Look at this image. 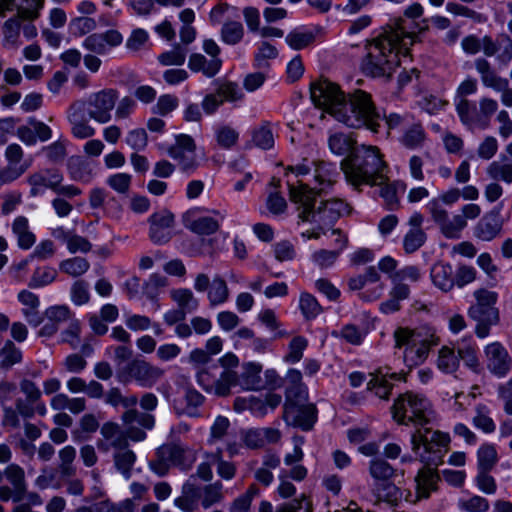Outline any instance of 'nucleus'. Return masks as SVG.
<instances>
[{
	"mask_svg": "<svg viewBox=\"0 0 512 512\" xmlns=\"http://www.w3.org/2000/svg\"><path fill=\"white\" fill-rule=\"evenodd\" d=\"M387 377L393 380H400L401 374L391 373L373 375L367 383V389L374 392L380 399H388L392 386L388 382Z\"/></svg>",
	"mask_w": 512,
	"mask_h": 512,
	"instance_id": "f704fd0d",
	"label": "nucleus"
},
{
	"mask_svg": "<svg viewBox=\"0 0 512 512\" xmlns=\"http://www.w3.org/2000/svg\"><path fill=\"white\" fill-rule=\"evenodd\" d=\"M2 474L12 487L26 493L25 471L21 466L11 463L4 469Z\"/></svg>",
	"mask_w": 512,
	"mask_h": 512,
	"instance_id": "6e6d98bb",
	"label": "nucleus"
},
{
	"mask_svg": "<svg viewBox=\"0 0 512 512\" xmlns=\"http://www.w3.org/2000/svg\"><path fill=\"white\" fill-rule=\"evenodd\" d=\"M457 114L461 122L470 128H479L480 118L478 109L474 103L468 99L455 100Z\"/></svg>",
	"mask_w": 512,
	"mask_h": 512,
	"instance_id": "72a5a7b5",
	"label": "nucleus"
},
{
	"mask_svg": "<svg viewBox=\"0 0 512 512\" xmlns=\"http://www.w3.org/2000/svg\"><path fill=\"white\" fill-rule=\"evenodd\" d=\"M486 366L496 377H505L512 369V357L507 349L499 342L488 344L484 349Z\"/></svg>",
	"mask_w": 512,
	"mask_h": 512,
	"instance_id": "dca6fc26",
	"label": "nucleus"
},
{
	"mask_svg": "<svg viewBox=\"0 0 512 512\" xmlns=\"http://www.w3.org/2000/svg\"><path fill=\"white\" fill-rule=\"evenodd\" d=\"M19 248L28 250L36 242L35 234L30 230L29 221L25 216H17L11 225Z\"/></svg>",
	"mask_w": 512,
	"mask_h": 512,
	"instance_id": "c756f323",
	"label": "nucleus"
},
{
	"mask_svg": "<svg viewBox=\"0 0 512 512\" xmlns=\"http://www.w3.org/2000/svg\"><path fill=\"white\" fill-rule=\"evenodd\" d=\"M394 468L382 458H374L369 462V474L374 483L390 480L394 476Z\"/></svg>",
	"mask_w": 512,
	"mask_h": 512,
	"instance_id": "a19ab883",
	"label": "nucleus"
},
{
	"mask_svg": "<svg viewBox=\"0 0 512 512\" xmlns=\"http://www.w3.org/2000/svg\"><path fill=\"white\" fill-rule=\"evenodd\" d=\"M244 33L242 23L238 21H226L221 28L220 37L225 44L236 45L242 41Z\"/></svg>",
	"mask_w": 512,
	"mask_h": 512,
	"instance_id": "79ce46f5",
	"label": "nucleus"
},
{
	"mask_svg": "<svg viewBox=\"0 0 512 512\" xmlns=\"http://www.w3.org/2000/svg\"><path fill=\"white\" fill-rule=\"evenodd\" d=\"M30 185V195H43L45 189L56 191L58 184L63 181V175L56 169H43L31 174L27 179Z\"/></svg>",
	"mask_w": 512,
	"mask_h": 512,
	"instance_id": "6ab92c4d",
	"label": "nucleus"
},
{
	"mask_svg": "<svg viewBox=\"0 0 512 512\" xmlns=\"http://www.w3.org/2000/svg\"><path fill=\"white\" fill-rule=\"evenodd\" d=\"M372 493L376 498V502L384 501L391 505H397L403 497L402 490L390 482V480L374 483Z\"/></svg>",
	"mask_w": 512,
	"mask_h": 512,
	"instance_id": "7c9ffc66",
	"label": "nucleus"
},
{
	"mask_svg": "<svg viewBox=\"0 0 512 512\" xmlns=\"http://www.w3.org/2000/svg\"><path fill=\"white\" fill-rule=\"evenodd\" d=\"M188 67L193 72H201L208 78L214 77L222 67L221 58H207L203 54L193 53L189 57Z\"/></svg>",
	"mask_w": 512,
	"mask_h": 512,
	"instance_id": "cd10ccee",
	"label": "nucleus"
},
{
	"mask_svg": "<svg viewBox=\"0 0 512 512\" xmlns=\"http://www.w3.org/2000/svg\"><path fill=\"white\" fill-rule=\"evenodd\" d=\"M253 143L263 149L268 150L274 146V135L269 122H263L255 128L252 134Z\"/></svg>",
	"mask_w": 512,
	"mask_h": 512,
	"instance_id": "de8ad7c7",
	"label": "nucleus"
},
{
	"mask_svg": "<svg viewBox=\"0 0 512 512\" xmlns=\"http://www.w3.org/2000/svg\"><path fill=\"white\" fill-rule=\"evenodd\" d=\"M205 458L210 459L217 465V474L224 480H231L236 473V467L233 463L223 460L222 451L217 449L216 452L206 453Z\"/></svg>",
	"mask_w": 512,
	"mask_h": 512,
	"instance_id": "864d4df0",
	"label": "nucleus"
},
{
	"mask_svg": "<svg viewBox=\"0 0 512 512\" xmlns=\"http://www.w3.org/2000/svg\"><path fill=\"white\" fill-rule=\"evenodd\" d=\"M476 303L469 310V316L475 321H488L497 323L499 320L498 309L495 307L498 294L488 289H478L473 293Z\"/></svg>",
	"mask_w": 512,
	"mask_h": 512,
	"instance_id": "ddd939ff",
	"label": "nucleus"
},
{
	"mask_svg": "<svg viewBox=\"0 0 512 512\" xmlns=\"http://www.w3.org/2000/svg\"><path fill=\"white\" fill-rule=\"evenodd\" d=\"M454 347L443 346L438 353L437 367L443 373L451 374L459 368L458 353Z\"/></svg>",
	"mask_w": 512,
	"mask_h": 512,
	"instance_id": "4c0bfd02",
	"label": "nucleus"
},
{
	"mask_svg": "<svg viewBox=\"0 0 512 512\" xmlns=\"http://www.w3.org/2000/svg\"><path fill=\"white\" fill-rule=\"evenodd\" d=\"M427 235L423 229H409L403 238V248L408 254L416 252L426 242Z\"/></svg>",
	"mask_w": 512,
	"mask_h": 512,
	"instance_id": "13d9d810",
	"label": "nucleus"
},
{
	"mask_svg": "<svg viewBox=\"0 0 512 512\" xmlns=\"http://www.w3.org/2000/svg\"><path fill=\"white\" fill-rule=\"evenodd\" d=\"M432 284L442 292H450L454 288V270L451 264L436 262L430 269Z\"/></svg>",
	"mask_w": 512,
	"mask_h": 512,
	"instance_id": "a878e982",
	"label": "nucleus"
},
{
	"mask_svg": "<svg viewBox=\"0 0 512 512\" xmlns=\"http://www.w3.org/2000/svg\"><path fill=\"white\" fill-rule=\"evenodd\" d=\"M117 99V90L112 88L103 89L91 93L86 100L74 102V108L86 111L91 119L100 124H105L112 118L111 112L115 107Z\"/></svg>",
	"mask_w": 512,
	"mask_h": 512,
	"instance_id": "9d476101",
	"label": "nucleus"
},
{
	"mask_svg": "<svg viewBox=\"0 0 512 512\" xmlns=\"http://www.w3.org/2000/svg\"><path fill=\"white\" fill-rule=\"evenodd\" d=\"M113 461L116 470L126 479H130L132 469L136 462V454L129 449V445L118 450L113 454Z\"/></svg>",
	"mask_w": 512,
	"mask_h": 512,
	"instance_id": "2f4dec72",
	"label": "nucleus"
},
{
	"mask_svg": "<svg viewBox=\"0 0 512 512\" xmlns=\"http://www.w3.org/2000/svg\"><path fill=\"white\" fill-rule=\"evenodd\" d=\"M44 0H0V16L6 12L17 11L15 18L20 20H35L40 15Z\"/></svg>",
	"mask_w": 512,
	"mask_h": 512,
	"instance_id": "f3484780",
	"label": "nucleus"
},
{
	"mask_svg": "<svg viewBox=\"0 0 512 512\" xmlns=\"http://www.w3.org/2000/svg\"><path fill=\"white\" fill-rule=\"evenodd\" d=\"M150 239L156 244L167 243L172 237V228L174 225V215L162 210L152 214L149 218Z\"/></svg>",
	"mask_w": 512,
	"mask_h": 512,
	"instance_id": "a211bd4d",
	"label": "nucleus"
},
{
	"mask_svg": "<svg viewBox=\"0 0 512 512\" xmlns=\"http://www.w3.org/2000/svg\"><path fill=\"white\" fill-rule=\"evenodd\" d=\"M310 96L316 107L336 121L350 128L365 127L374 133L378 132L382 119L367 92L355 90L345 95L338 84L320 79L311 84Z\"/></svg>",
	"mask_w": 512,
	"mask_h": 512,
	"instance_id": "f03ea898",
	"label": "nucleus"
},
{
	"mask_svg": "<svg viewBox=\"0 0 512 512\" xmlns=\"http://www.w3.org/2000/svg\"><path fill=\"white\" fill-rule=\"evenodd\" d=\"M215 92L220 99H222V103L225 101L237 102L244 98L241 88L234 82H224L220 84Z\"/></svg>",
	"mask_w": 512,
	"mask_h": 512,
	"instance_id": "e2e57ef3",
	"label": "nucleus"
},
{
	"mask_svg": "<svg viewBox=\"0 0 512 512\" xmlns=\"http://www.w3.org/2000/svg\"><path fill=\"white\" fill-rule=\"evenodd\" d=\"M316 412L314 404L289 402L284 404L283 419L288 425L308 431L316 422Z\"/></svg>",
	"mask_w": 512,
	"mask_h": 512,
	"instance_id": "2eb2a0df",
	"label": "nucleus"
},
{
	"mask_svg": "<svg viewBox=\"0 0 512 512\" xmlns=\"http://www.w3.org/2000/svg\"><path fill=\"white\" fill-rule=\"evenodd\" d=\"M100 433L102 437L107 440L115 450L129 445L125 432L116 423H104L100 429Z\"/></svg>",
	"mask_w": 512,
	"mask_h": 512,
	"instance_id": "c9c22d12",
	"label": "nucleus"
},
{
	"mask_svg": "<svg viewBox=\"0 0 512 512\" xmlns=\"http://www.w3.org/2000/svg\"><path fill=\"white\" fill-rule=\"evenodd\" d=\"M262 365L248 362L243 364L241 374H238V386L244 390H259L265 387L261 378Z\"/></svg>",
	"mask_w": 512,
	"mask_h": 512,
	"instance_id": "bb28decb",
	"label": "nucleus"
},
{
	"mask_svg": "<svg viewBox=\"0 0 512 512\" xmlns=\"http://www.w3.org/2000/svg\"><path fill=\"white\" fill-rule=\"evenodd\" d=\"M456 350L459 360H463L464 364L474 372L479 371L480 363L477 357L475 344L470 341L463 340L457 343Z\"/></svg>",
	"mask_w": 512,
	"mask_h": 512,
	"instance_id": "58836bf2",
	"label": "nucleus"
},
{
	"mask_svg": "<svg viewBox=\"0 0 512 512\" xmlns=\"http://www.w3.org/2000/svg\"><path fill=\"white\" fill-rule=\"evenodd\" d=\"M223 499V484L220 481L206 485L203 488L201 505L204 509H208L214 504L220 503Z\"/></svg>",
	"mask_w": 512,
	"mask_h": 512,
	"instance_id": "603ef678",
	"label": "nucleus"
},
{
	"mask_svg": "<svg viewBox=\"0 0 512 512\" xmlns=\"http://www.w3.org/2000/svg\"><path fill=\"white\" fill-rule=\"evenodd\" d=\"M215 137L220 147L224 149H230L237 143L239 133L231 126L222 125L216 128Z\"/></svg>",
	"mask_w": 512,
	"mask_h": 512,
	"instance_id": "052dcab7",
	"label": "nucleus"
},
{
	"mask_svg": "<svg viewBox=\"0 0 512 512\" xmlns=\"http://www.w3.org/2000/svg\"><path fill=\"white\" fill-rule=\"evenodd\" d=\"M424 466L415 476L417 499H427L432 491L437 489V482L440 477L436 468L439 465L423 463Z\"/></svg>",
	"mask_w": 512,
	"mask_h": 512,
	"instance_id": "5701e85b",
	"label": "nucleus"
},
{
	"mask_svg": "<svg viewBox=\"0 0 512 512\" xmlns=\"http://www.w3.org/2000/svg\"><path fill=\"white\" fill-rule=\"evenodd\" d=\"M59 471L63 477H72L76 474V468L73 465V462L76 458V449L71 446H65L62 448L59 453Z\"/></svg>",
	"mask_w": 512,
	"mask_h": 512,
	"instance_id": "09e8293b",
	"label": "nucleus"
},
{
	"mask_svg": "<svg viewBox=\"0 0 512 512\" xmlns=\"http://www.w3.org/2000/svg\"><path fill=\"white\" fill-rule=\"evenodd\" d=\"M341 170L354 188L381 185L388 179V166L377 146L360 145L342 160Z\"/></svg>",
	"mask_w": 512,
	"mask_h": 512,
	"instance_id": "20e7f679",
	"label": "nucleus"
},
{
	"mask_svg": "<svg viewBox=\"0 0 512 512\" xmlns=\"http://www.w3.org/2000/svg\"><path fill=\"white\" fill-rule=\"evenodd\" d=\"M289 198L297 206L298 218L302 222L318 225L320 230L328 229L350 211L349 205L337 198L321 201L315 208L313 190L309 189L308 184L300 182L298 185L289 184Z\"/></svg>",
	"mask_w": 512,
	"mask_h": 512,
	"instance_id": "39448f33",
	"label": "nucleus"
},
{
	"mask_svg": "<svg viewBox=\"0 0 512 512\" xmlns=\"http://www.w3.org/2000/svg\"><path fill=\"white\" fill-rule=\"evenodd\" d=\"M57 276V271L52 267L37 268L30 280L29 286L33 288L43 287L52 283Z\"/></svg>",
	"mask_w": 512,
	"mask_h": 512,
	"instance_id": "69168bd1",
	"label": "nucleus"
},
{
	"mask_svg": "<svg viewBox=\"0 0 512 512\" xmlns=\"http://www.w3.org/2000/svg\"><path fill=\"white\" fill-rule=\"evenodd\" d=\"M211 212L218 218L211 216L193 218L191 213H188L184 218L185 227L198 235H211L217 232L220 227V221L225 219L226 214L219 210H212Z\"/></svg>",
	"mask_w": 512,
	"mask_h": 512,
	"instance_id": "4be33fe9",
	"label": "nucleus"
},
{
	"mask_svg": "<svg viewBox=\"0 0 512 512\" xmlns=\"http://www.w3.org/2000/svg\"><path fill=\"white\" fill-rule=\"evenodd\" d=\"M165 375V370L144 359H133L118 371V380L122 383L134 381L142 388H152Z\"/></svg>",
	"mask_w": 512,
	"mask_h": 512,
	"instance_id": "9b49d317",
	"label": "nucleus"
},
{
	"mask_svg": "<svg viewBox=\"0 0 512 512\" xmlns=\"http://www.w3.org/2000/svg\"><path fill=\"white\" fill-rule=\"evenodd\" d=\"M121 418L125 425L138 424L139 426L149 430L152 429L155 424V418L153 415L139 412L136 409L126 410Z\"/></svg>",
	"mask_w": 512,
	"mask_h": 512,
	"instance_id": "8fccbe9b",
	"label": "nucleus"
},
{
	"mask_svg": "<svg viewBox=\"0 0 512 512\" xmlns=\"http://www.w3.org/2000/svg\"><path fill=\"white\" fill-rule=\"evenodd\" d=\"M392 415L398 424L415 427L410 444L421 463H443L451 438L448 433L428 427L435 418V412L424 395L411 391L399 395L392 406Z\"/></svg>",
	"mask_w": 512,
	"mask_h": 512,
	"instance_id": "f257e3e1",
	"label": "nucleus"
},
{
	"mask_svg": "<svg viewBox=\"0 0 512 512\" xmlns=\"http://www.w3.org/2000/svg\"><path fill=\"white\" fill-rule=\"evenodd\" d=\"M475 413L472 422L476 428L487 434L495 431L496 425L490 417V410L486 405L478 404L475 408Z\"/></svg>",
	"mask_w": 512,
	"mask_h": 512,
	"instance_id": "3c124183",
	"label": "nucleus"
},
{
	"mask_svg": "<svg viewBox=\"0 0 512 512\" xmlns=\"http://www.w3.org/2000/svg\"><path fill=\"white\" fill-rule=\"evenodd\" d=\"M196 380L205 392L226 397L230 395L231 388L237 386L238 373L235 370L220 369L217 364H210L197 372Z\"/></svg>",
	"mask_w": 512,
	"mask_h": 512,
	"instance_id": "1a4fd4ad",
	"label": "nucleus"
},
{
	"mask_svg": "<svg viewBox=\"0 0 512 512\" xmlns=\"http://www.w3.org/2000/svg\"><path fill=\"white\" fill-rule=\"evenodd\" d=\"M59 268L62 272L72 277H79L85 274L90 268V263L82 257H73L63 260Z\"/></svg>",
	"mask_w": 512,
	"mask_h": 512,
	"instance_id": "5fc2aeb1",
	"label": "nucleus"
},
{
	"mask_svg": "<svg viewBox=\"0 0 512 512\" xmlns=\"http://www.w3.org/2000/svg\"><path fill=\"white\" fill-rule=\"evenodd\" d=\"M502 209L503 203H499L479 219L473 228V235L476 239L490 242L501 236L505 224V219L501 214Z\"/></svg>",
	"mask_w": 512,
	"mask_h": 512,
	"instance_id": "f8f14e48",
	"label": "nucleus"
},
{
	"mask_svg": "<svg viewBox=\"0 0 512 512\" xmlns=\"http://www.w3.org/2000/svg\"><path fill=\"white\" fill-rule=\"evenodd\" d=\"M498 461V454L493 444L485 443L477 451L478 471H491Z\"/></svg>",
	"mask_w": 512,
	"mask_h": 512,
	"instance_id": "ea45409f",
	"label": "nucleus"
},
{
	"mask_svg": "<svg viewBox=\"0 0 512 512\" xmlns=\"http://www.w3.org/2000/svg\"><path fill=\"white\" fill-rule=\"evenodd\" d=\"M195 151L194 139L190 135L179 134L176 136L175 144L168 149V154L178 162L182 171L191 173L198 166Z\"/></svg>",
	"mask_w": 512,
	"mask_h": 512,
	"instance_id": "4468645a",
	"label": "nucleus"
},
{
	"mask_svg": "<svg viewBox=\"0 0 512 512\" xmlns=\"http://www.w3.org/2000/svg\"><path fill=\"white\" fill-rule=\"evenodd\" d=\"M354 141L353 139L344 133L336 132L329 136L328 138V146L332 153L336 155H345L349 151H353L355 147H353Z\"/></svg>",
	"mask_w": 512,
	"mask_h": 512,
	"instance_id": "c03bdc74",
	"label": "nucleus"
},
{
	"mask_svg": "<svg viewBox=\"0 0 512 512\" xmlns=\"http://www.w3.org/2000/svg\"><path fill=\"white\" fill-rule=\"evenodd\" d=\"M285 41L292 49L301 50L314 41V35L312 32L295 29L287 34Z\"/></svg>",
	"mask_w": 512,
	"mask_h": 512,
	"instance_id": "680f3d73",
	"label": "nucleus"
},
{
	"mask_svg": "<svg viewBox=\"0 0 512 512\" xmlns=\"http://www.w3.org/2000/svg\"><path fill=\"white\" fill-rule=\"evenodd\" d=\"M162 453L174 466L183 471L190 470L197 459L194 449L179 444L163 448Z\"/></svg>",
	"mask_w": 512,
	"mask_h": 512,
	"instance_id": "393cba45",
	"label": "nucleus"
},
{
	"mask_svg": "<svg viewBox=\"0 0 512 512\" xmlns=\"http://www.w3.org/2000/svg\"><path fill=\"white\" fill-rule=\"evenodd\" d=\"M71 319H73V314L65 305H56L47 308L43 319L45 323L39 331V336L51 337L58 331L61 324L70 322Z\"/></svg>",
	"mask_w": 512,
	"mask_h": 512,
	"instance_id": "412c9836",
	"label": "nucleus"
},
{
	"mask_svg": "<svg viewBox=\"0 0 512 512\" xmlns=\"http://www.w3.org/2000/svg\"><path fill=\"white\" fill-rule=\"evenodd\" d=\"M64 234V242L70 253H87L91 250L92 244L85 237L73 233Z\"/></svg>",
	"mask_w": 512,
	"mask_h": 512,
	"instance_id": "338daca9",
	"label": "nucleus"
},
{
	"mask_svg": "<svg viewBox=\"0 0 512 512\" xmlns=\"http://www.w3.org/2000/svg\"><path fill=\"white\" fill-rule=\"evenodd\" d=\"M486 174L494 181H503L507 184L512 183V162L502 163L499 161L491 162L486 168Z\"/></svg>",
	"mask_w": 512,
	"mask_h": 512,
	"instance_id": "49530a36",
	"label": "nucleus"
},
{
	"mask_svg": "<svg viewBox=\"0 0 512 512\" xmlns=\"http://www.w3.org/2000/svg\"><path fill=\"white\" fill-rule=\"evenodd\" d=\"M299 307L303 316L308 320L317 317L322 310L317 299L309 293L300 295Z\"/></svg>",
	"mask_w": 512,
	"mask_h": 512,
	"instance_id": "0e129e2a",
	"label": "nucleus"
},
{
	"mask_svg": "<svg viewBox=\"0 0 512 512\" xmlns=\"http://www.w3.org/2000/svg\"><path fill=\"white\" fill-rule=\"evenodd\" d=\"M197 488L190 483L183 486V496L175 499V505L185 512H192L197 507Z\"/></svg>",
	"mask_w": 512,
	"mask_h": 512,
	"instance_id": "bf43d9fd",
	"label": "nucleus"
},
{
	"mask_svg": "<svg viewBox=\"0 0 512 512\" xmlns=\"http://www.w3.org/2000/svg\"><path fill=\"white\" fill-rule=\"evenodd\" d=\"M478 105L479 128L486 129L490 124L491 117L498 111L499 105L495 99L487 96L481 97Z\"/></svg>",
	"mask_w": 512,
	"mask_h": 512,
	"instance_id": "a18cd8bd",
	"label": "nucleus"
},
{
	"mask_svg": "<svg viewBox=\"0 0 512 512\" xmlns=\"http://www.w3.org/2000/svg\"><path fill=\"white\" fill-rule=\"evenodd\" d=\"M287 170L296 176L312 175L315 186H309V189L313 190V196L327 192L337 182L340 175L335 164L306 158L296 165L289 166Z\"/></svg>",
	"mask_w": 512,
	"mask_h": 512,
	"instance_id": "6e6552de",
	"label": "nucleus"
},
{
	"mask_svg": "<svg viewBox=\"0 0 512 512\" xmlns=\"http://www.w3.org/2000/svg\"><path fill=\"white\" fill-rule=\"evenodd\" d=\"M229 295V288L225 280L218 275L215 276L212 280L211 286L207 290L209 306L211 308H215L226 303L229 299Z\"/></svg>",
	"mask_w": 512,
	"mask_h": 512,
	"instance_id": "473e14b6",
	"label": "nucleus"
},
{
	"mask_svg": "<svg viewBox=\"0 0 512 512\" xmlns=\"http://www.w3.org/2000/svg\"><path fill=\"white\" fill-rule=\"evenodd\" d=\"M81 109H75L74 103L71 105L68 114V120L71 124V133L79 139L90 138L95 135V129L84 118Z\"/></svg>",
	"mask_w": 512,
	"mask_h": 512,
	"instance_id": "c85d7f7f",
	"label": "nucleus"
},
{
	"mask_svg": "<svg viewBox=\"0 0 512 512\" xmlns=\"http://www.w3.org/2000/svg\"><path fill=\"white\" fill-rule=\"evenodd\" d=\"M426 139L425 131L421 123H414L405 128V131L400 139L403 146L409 149H416L422 147Z\"/></svg>",
	"mask_w": 512,
	"mask_h": 512,
	"instance_id": "e433bc0d",
	"label": "nucleus"
},
{
	"mask_svg": "<svg viewBox=\"0 0 512 512\" xmlns=\"http://www.w3.org/2000/svg\"><path fill=\"white\" fill-rule=\"evenodd\" d=\"M489 502L486 498L474 495L469 499H460L458 508L465 512H487L489 510Z\"/></svg>",
	"mask_w": 512,
	"mask_h": 512,
	"instance_id": "774afa93",
	"label": "nucleus"
},
{
	"mask_svg": "<svg viewBox=\"0 0 512 512\" xmlns=\"http://www.w3.org/2000/svg\"><path fill=\"white\" fill-rule=\"evenodd\" d=\"M395 347L404 348L403 359L407 366H417L425 361L431 347L438 345L439 338L428 328H397L394 331Z\"/></svg>",
	"mask_w": 512,
	"mask_h": 512,
	"instance_id": "423d86ee",
	"label": "nucleus"
},
{
	"mask_svg": "<svg viewBox=\"0 0 512 512\" xmlns=\"http://www.w3.org/2000/svg\"><path fill=\"white\" fill-rule=\"evenodd\" d=\"M187 54L188 48L177 43L171 50L161 53L157 59L163 66H181L185 63Z\"/></svg>",
	"mask_w": 512,
	"mask_h": 512,
	"instance_id": "37998d69",
	"label": "nucleus"
},
{
	"mask_svg": "<svg viewBox=\"0 0 512 512\" xmlns=\"http://www.w3.org/2000/svg\"><path fill=\"white\" fill-rule=\"evenodd\" d=\"M205 397L193 387H187L182 399L174 400V409L178 415L199 417V408L204 404Z\"/></svg>",
	"mask_w": 512,
	"mask_h": 512,
	"instance_id": "b1692460",
	"label": "nucleus"
},
{
	"mask_svg": "<svg viewBox=\"0 0 512 512\" xmlns=\"http://www.w3.org/2000/svg\"><path fill=\"white\" fill-rule=\"evenodd\" d=\"M426 209L431 219L438 226L440 232L448 239H459L461 232L467 227L468 220H475L482 212L481 207L475 203L465 204L459 214L450 217L445 207L437 201H428Z\"/></svg>",
	"mask_w": 512,
	"mask_h": 512,
	"instance_id": "0eeeda50",
	"label": "nucleus"
},
{
	"mask_svg": "<svg viewBox=\"0 0 512 512\" xmlns=\"http://www.w3.org/2000/svg\"><path fill=\"white\" fill-rule=\"evenodd\" d=\"M122 35L116 30H108L104 33H94L86 37L82 46L90 52L98 55L106 54L110 48L120 45Z\"/></svg>",
	"mask_w": 512,
	"mask_h": 512,
	"instance_id": "aec40b11",
	"label": "nucleus"
},
{
	"mask_svg": "<svg viewBox=\"0 0 512 512\" xmlns=\"http://www.w3.org/2000/svg\"><path fill=\"white\" fill-rule=\"evenodd\" d=\"M414 39L415 35L400 26L385 31L367 45L363 72L372 77H391L400 64V55H407Z\"/></svg>",
	"mask_w": 512,
	"mask_h": 512,
	"instance_id": "7ed1b4c3",
	"label": "nucleus"
},
{
	"mask_svg": "<svg viewBox=\"0 0 512 512\" xmlns=\"http://www.w3.org/2000/svg\"><path fill=\"white\" fill-rule=\"evenodd\" d=\"M21 359L22 353L20 349L12 341H6L0 350V366L8 369L14 364L19 363Z\"/></svg>",
	"mask_w": 512,
	"mask_h": 512,
	"instance_id": "4d7b16f0",
	"label": "nucleus"
}]
</instances>
